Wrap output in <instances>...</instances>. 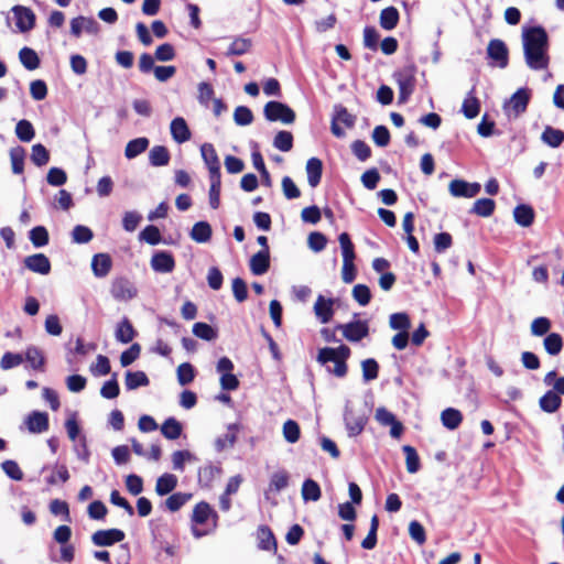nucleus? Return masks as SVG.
I'll return each instance as SVG.
<instances>
[{
  "label": "nucleus",
  "mask_w": 564,
  "mask_h": 564,
  "mask_svg": "<svg viewBox=\"0 0 564 564\" xmlns=\"http://www.w3.org/2000/svg\"><path fill=\"white\" fill-rule=\"evenodd\" d=\"M524 59L533 70L545 69L549 66V35L541 25L524 28L522 32Z\"/></svg>",
  "instance_id": "f257e3e1"
},
{
  "label": "nucleus",
  "mask_w": 564,
  "mask_h": 564,
  "mask_svg": "<svg viewBox=\"0 0 564 564\" xmlns=\"http://www.w3.org/2000/svg\"><path fill=\"white\" fill-rule=\"evenodd\" d=\"M350 348L346 345L339 347H324L318 350L317 361L325 366L327 362H334L335 367L332 369L327 367V371L338 378H344L347 375V359L350 357Z\"/></svg>",
  "instance_id": "f03ea898"
},
{
  "label": "nucleus",
  "mask_w": 564,
  "mask_h": 564,
  "mask_svg": "<svg viewBox=\"0 0 564 564\" xmlns=\"http://www.w3.org/2000/svg\"><path fill=\"white\" fill-rule=\"evenodd\" d=\"M417 68L414 64L404 65L402 68L393 73V78L399 88V102L404 104L415 89V75Z\"/></svg>",
  "instance_id": "7ed1b4c3"
},
{
  "label": "nucleus",
  "mask_w": 564,
  "mask_h": 564,
  "mask_svg": "<svg viewBox=\"0 0 564 564\" xmlns=\"http://www.w3.org/2000/svg\"><path fill=\"white\" fill-rule=\"evenodd\" d=\"M263 116L270 122L280 121L284 124H292L296 115L294 110L286 104L271 100L264 105Z\"/></svg>",
  "instance_id": "20e7f679"
},
{
  "label": "nucleus",
  "mask_w": 564,
  "mask_h": 564,
  "mask_svg": "<svg viewBox=\"0 0 564 564\" xmlns=\"http://www.w3.org/2000/svg\"><path fill=\"white\" fill-rule=\"evenodd\" d=\"M344 422L348 436L355 437L364 431L368 422L367 411L365 409L356 410L351 406L350 402L347 401L344 412Z\"/></svg>",
  "instance_id": "39448f33"
},
{
  "label": "nucleus",
  "mask_w": 564,
  "mask_h": 564,
  "mask_svg": "<svg viewBox=\"0 0 564 564\" xmlns=\"http://www.w3.org/2000/svg\"><path fill=\"white\" fill-rule=\"evenodd\" d=\"M336 329L341 330L346 340L359 343L369 335V323L368 321L355 319L346 324H338Z\"/></svg>",
  "instance_id": "423d86ee"
},
{
  "label": "nucleus",
  "mask_w": 564,
  "mask_h": 564,
  "mask_svg": "<svg viewBox=\"0 0 564 564\" xmlns=\"http://www.w3.org/2000/svg\"><path fill=\"white\" fill-rule=\"evenodd\" d=\"M110 294L116 301L128 302L138 295V289L128 278L119 276L112 280Z\"/></svg>",
  "instance_id": "0eeeda50"
},
{
  "label": "nucleus",
  "mask_w": 564,
  "mask_h": 564,
  "mask_svg": "<svg viewBox=\"0 0 564 564\" xmlns=\"http://www.w3.org/2000/svg\"><path fill=\"white\" fill-rule=\"evenodd\" d=\"M487 57L491 59V65L506 68L509 62V52L502 40H490L487 46Z\"/></svg>",
  "instance_id": "6e6552de"
},
{
  "label": "nucleus",
  "mask_w": 564,
  "mask_h": 564,
  "mask_svg": "<svg viewBox=\"0 0 564 564\" xmlns=\"http://www.w3.org/2000/svg\"><path fill=\"white\" fill-rule=\"evenodd\" d=\"M11 11L15 19V25L20 32H29L35 26L36 17L30 8L18 4L12 7Z\"/></svg>",
  "instance_id": "1a4fd4ad"
},
{
  "label": "nucleus",
  "mask_w": 564,
  "mask_h": 564,
  "mask_svg": "<svg viewBox=\"0 0 564 564\" xmlns=\"http://www.w3.org/2000/svg\"><path fill=\"white\" fill-rule=\"evenodd\" d=\"M83 31L96 35L100 31L99 23L91 17H76L70 21V33L75 37H80Z\"/></svg>",
  "instance_id": "9d476101"
},
{
  "label": "nucleus",
  "mask_w": 564,
  "mask_h": 564,
  "mask_svg": "<svg viewBox=\"0 0 564 564\" xmlns=\"http://www.w3.org/2000/svg\"><path fill=\"white\" fill-rule=\"evenodd\" d=\"M126 534L120 529L98 530L91 535V542L96 546H111L122 542Z\"/></svg>",
  "instance_id": "9b49d317"
},
{
  "label": "nucleus",
  "mask_w": 564,
  "mask_h": 564,
  "mask_svg": "<svg viewBox=\"0 0 564 564\" xmlns=\"http://www.w3.org/2000/svg\"><path fill=\"white\" fill-rule=\"evenodd\" d=\"M449 193L454 197L471 198L479 194L481 186L479 183H468L464 180H453L448 186Z\"/></svg>",
  "instance_id": "f8f14e48"
},
{
  "label": "nucleus",
  "mask_w": 564,
  "mask_h": 564,
  "mask_svg": "<svg viewBox=\"0 0 564 564\" xmlns=\"http://www.w3.org/2000/svg\"><path fill=\"white\" fill-rule=\"evenodd\" d=\"M28 431L32 434H41L48 430V414L41 411H32L24 420Z\"/></svg>",
  "instance_id": "ddd939ff"
},
{
  "label": "nucleus",
  "mask_w": 564,
  "mask_h": 564,
  "mask_svg": "<svg viewBox=\"0 0 564 564\" xmlns=\"http://www.w3.org/2000/svg\"><path fill=\"white\" fill-rule=\"evenodd\" d=\"M334 304H335V300L332 297L326 299L322 294H319L317 296L313 310H314L316 318L322 324H327L332 321V318L334 316V307H333Z\"/></svg>",
  "instance_id": "4468645a"
},
{
  "label": "nucleus",
  "mask_w": 564,
  "mask_h": 564,
  "mask_svg": "<svg viewBox=\"0 0 564 564\" xmlns=\"http://www.w3.org/2000/svg\"><path fill=\"white\" fill-rule=\"evenodd\" d=\"M200 154L209 171V177L221 176L220 162L214 145L210 143H204L200 147Z\"/></svg>",
  "instance_id": "2eb2a0df"
},
{
  "label": "nucleus",
  "mask_w": 564,
  "mask_h": 564,
  "mask_svg": "<svg viewBox=\"0 0 564 564\" xmlns=\"http://www.w3.org/2000/svg\"><path fill=\"white\" fill-rule=\"evenodd\" d=\"M151 268L159 273H170L175 268V260L169 251H156L151 258Z\"/></svg>",
  "instance_id": "dca6fc26"
},
{
  "label": "nucleus",
  "mask_w": 564,
  "mask_h": 564,
  "mask_svg": "<svg viewBox=\"0 0 564 564\" xmlns=\"http://www.w3.org/2000/svg\"><path fill=\"white\" fill-rule=\"evenodd\" d=\"M24 267L42 275H46L51 272V261L44 253H35L24 258Z\"/></svg>",
  "instance_id": "f3484780"
},
{
  "label": "nucleus",
  "mask_w": 564,
  "mask_h": 564,
  "mask_svg": "<svg viewBox=\"0 0 564 564\" xmlns=\"http://www.w3.org/2000/svg\"><path fill=\"white\" fill-rule=\"evenodd\" d=\"M249 268L254 275H262L267 273L270 268V251L260 250L254 253L250 258Z\"/></svg>",
  "instance_id": "a211bd4d"
},
{
  "label": "nucleus",
  "mask_w": 564,
  "mask_h": 564,
  "mask_svg": "<svg viewBox=\"0 0 564 564\" xmlns=\"http://www.w3.org/2000/svg\"><path fill=\"white\" fill-rule=\"evenodd\" d=\"M112 268V260L108 253H96L91 259V270L96 278H105Z\"/></svg>",
  "instance_id": "6ab92c4d"
},
{
  "label": "nucleus",
  "mask_w": 564,
  "mask_h": 564,
  "mask_svg": "<svg viewBox=\"0 0 564 564\" xmlns=\"http://www.w3.org/2000/svg\"><path fill=\"white\" fill-rule=\"evenodd\" d=\"M258 549L262 551L276 552L278 544L272 530L268 525H260L257 529Z\"/></svg>",
  "instance_id": "aec40b11"
},
{
  "label": "nucleus",
  "mask_w": 564,
  "mask_h": 564,
  "mask_svg": "<svg viewBox=\"0 0 564 564\" xmlns=\"http://www.w3.org/2000/svg\"><path fill=\"white\" fill-rule=\"evenodd\" d=\"M170 130L173 140L180 144L191 139L189 128L182 117H176L171 121Z\"/></svg>",
  "instance_id": "412c9836"
},
{
  "label": "nucleus",
  "mask_w": 564,
  "mask_h": 564,
  "mask_svg": "<svg viewBox=\"0 0 564 564\" xmlns=\"http://www.w3.org/2000/svg\"><path fill=\"white\" fill-rule=\"evenodd\" d=\"M137 336V332L133 328L132 323L128 317H123L116 327L115 330V337L116 340L121 344H129L131 343L134 337Z\"/></svg>",
  "instance_id": "4be33fe9"
},
{
  "label": "nucleus",
  "mask_w": 564,
  "mask_h": 564,
  "mask_svg": "<svg viewBox=\"0 0 564 564\" xmlns=\"http://www.w3.org/2000/svg\"><path fill=\"white\" fill-rule=\"evenodd\" d=\"M476 88L475 86L467 93V96L465 97L463 105H462V112L467 119H474L479 115L480 111V101L475 96Z\"/></svg>",
  "instance_id": "5701e85b"
},
{
  "label": "nucleus",
  "mask_w": 564,
  "mask_h": 564,
  "mask_svg": "<svg viewBox=\"0 0 564 564\" xmlns=\"http://www.w3.org/2000/svg\"><path fill=\"white\" fill-rule=\"evenodd\" d=\"M307 182L311 187H316L322 180L323 162L318 158H311L306 162Z\"/></svg>",
  "instance_id": "b1692460"
},
{
  "label": "nucleus",
  "mask_w": 564,
  "mask_h": 564,
  "mask_svg": "<svg viewBox=\"0 0 564 564\" xmlns=\"http://www.w3.org/2000/svg\"><path fill=\"white\" fill-rule=\"evenodd\" d=\"M541 141L547 147L556 149L564 142V131L546 126L541 134Z\"/></svg>",
  "instance_id": "393cba45"
},
{
  "label": "nucleus",
  "mask_w": 564,
  "mask_h": 564,
  "mask_svg": "<svg viewBox=\"0 0 564 564\" xmlns=\"http://www.w3.org/2000/svg\"><path fill=\"white\" fill-rule=\"evenodd\" d=\"M221 467L214 464H207L198 469V482L200 486L209 488L216 477L220 476Z\"/></svg>",
  "instance_id": "a878e982"
},
{
  "label": "nucleus",
  "mask_w": 564,
  "mask_h": 564,
  "mask_svg": "<svg viewBox=\"0 0 564 564\" xmlns=\"http://www.w3.org/2000/svg\"><path fill=\"white\" fill-rule=\"evenodd\" d=\"M238 424L232 423L228 425V432L215 441V449L220 453L228 447H232L237 441Z\"/></svg>",
  "instance_id": "bb28decb"
},
{
  "label": "nucleus",
  "mask_w": 564,
  "mask_h": 564,
  "mask_svg": "<svg viewBox=\"0 0 564 564\" xmlns=\"http://www.w3.org/2000/svg\"><path fill=\"white\" fill-rule=\"evenodd\" d=\"M539 405L543 412L554 413L562 405V399L555 391H546L539 400Z\"/></svg>",
  "instance_id": "cd10ccee"
},
{
  "label": "nucleus",
  "mask_w": 564,
  "mask_h": 564,
  "mask_svg": "<svg viewBox=\"0 0 564 564\" xmlns=\"http://www.w3.org/2000/svg\"><path fill=\"white\" fill-rule=\"evenodd\" d=\"M530 101V90L528 88H519L510 98L509 105L517 115L527 110Z\"/></svg>",
  "instance_id": "c85d7f7f"
},
{
  "label": "nucleus",
  "mask_w": 564,
  "mask_h": 564,
  "mask_svg": "<svg viewBox=\"0 0 564 564\" xmlns=\"http://www.w3.org/2000/svg\"><path fill=\"white\" fill-rule=\"evenodd\" d=\"M513 217L518 225L529 227L534 221V210L530 205L520 204L513 209Z\"/></svg>",
  "instance_id": "c756f323"
},
{
  "label": "nucleus",
  "mask_w": 564,
  "mask_h": 564,
  "mask_svg": "<svg viewBox=\"0 0 564 564\" xmlns=\"http://www.w3.org/2000/svg\"><path fill=\"white\" fill-rule=\"evenodd\" d=\"M177 486V477L173 474L165 473L156 479L155 492L159 496L171 494Z\"/></svg>",
  "instance_id": "7c9ffc66"
},
{
  "label": "nucleus",
  "mask_w": 564,
  "mask_h": 564,
  "mask_svg": "<svg viewBox=\"0 0 564 564\" xmlns=\"http://www.w3.org/2000/svg\"><path fill=\"white\" fill-rule=\"evenodd\" d=\"M400 14L395 7H387L380 12V26L387 31L393 30L399 23Z\"/></svg>",
  "instance_id": "2f4dec72"
},
{
  "label": "nucleus",
  "mask_w": 564,
  "mask_h": 564,
  "mask_svg": "<svg viewBox=\"0 0 564 564\" xmlns=\"http://www.w3.org/2000/svg\"><path fill=\"white\" fill-rule=\"evenodd\" d=\"M124 384L127 390H135L140 387H147L150 384V380L144 371H127Z\"/></svg>",
  "instance_id": "473e14b6"
},
{
  "label": "nucleus",
  "mask_w": 564,
  "mask_h": 564,
  "mask_svg": "<svg viewBox=\"0 0 564 564\" xmlns=\"http://www.w3.org/2000/svg\"><path fill=\"white\" fill-rule=\"evenodd\" d=\"M212 234V226L207 221L202 220L194 224L189 236L194 241L205 243L210 240Z\"/></svg>",
  "instance_id": "72a5a7b5"
},
{
  "label": "nucleus",
  "mask_w": 564,
  "mask_h": 564,
  "mask_svg": "<svg viewBox=\"0 0 564 564\" xmlns=\"http://www.w3.org/2000/svg\"><path fill=\"white\" fill-rule=\"evenodd\" d=\"M150 144V141L145 137L135 138L130 140L124 149V156L129 160L137 158L143 153Z\"/></svg>",
  "instance_id": "f704fd0d"
},
{
  "label": "nucleus",
  "mask_w": 564,
  "mask_h": 564,
  "mask_svg": "<svg viewBox=\"0 0 564 564\" xmlns=\"http://www.w3.org/2000/svg\"><path fill=\"white\" fill-rule=\"evenodd\" d=\"M19 59L28 70H34L40 66V57L37 53L28 46H24L19 52Z\"/></svg>",
  "instance_id": "c9c22d12"
},
{
  "label": "nucleus",
  "mask_w": 564,
  "mask_h": 564,
  "mask_svg": "<svg viewBox=\"0 0 564 564\" xmlns=\"http://www.w3.org/2000/svg\"><path fill=\"white\" fill-rule=\"evenodd\" d=\"M170 159V152L163 145H155L149 152V162L152 166H165Z\"/></svg>",
  "instance_id": "e433bc0d"
},
{
  "label": "nucleus",
  "mask_w": 564,
  "mask_h": 564,
  "mask_svg": "<svg viewBox=\"0 0 564 564\" xmlns=\"http://www.w3.org/2000/svg\"><path fill=\"white\" fill-rule=\"evenodd\" d=\"M252 41L247 37L237 36L229 45L226 56H241L250 51Z\"/></svg>",
  "instance_id": "4c0bfd02"
},
{
  "label": "nucleus",
  "mask_w": 564,
  "mask_h": 564,
  "mask_svg": "<svg viewBox=\"0 0 564 564\" xmlns=\"http://www.w3.org/2000/svg\"><path fill=\"white\" fill-rule=\"evenodd\" d=\"M183 427L182 424L175 417H167L162 426L161 433L167 440H177L182 434Z\"/></svg>",
  "instance_id": "58836bf2"
},
{
  "label": "nucleus",
  "mask_w": 564,
  "mask_h": 564,
  "mask_svg": "<svg viewBox=\"0 0 564 564\" xmlns=\"http://www.w3.org/2000/svg\"><path fill=\"white\" fill-rule=\"evenodd\" d=\"M441 421L442 424L448 430H455L460 425L463 421V414L457 409L447 408L442 412Z\"/></svg>",
  "instance_id": "ea45409f"
},
{
  "label": "nucleus",
  "mask_w": 564,
  "mask_h": 564,
  "mask_svg": "<svg viewBox=\"0 0 564 564\" xmlns=\"http://www.w3.org/2000/svg\"><path fill=\"white\" fill-rule=\"evenodd\" d=\"M321 496H322V491H321L319 485L311 478L305 479L302 485L303 500L304 501H317V500H319Z\"/></svg>",
  "instance_id": "a19ab883"
},
{
  "label": "nucleus",
  "mask_w": 564,
  "mask_h": 564,
  "mask_svg": "<svg viewBox=\"0 0 564 564\" xmlns=\"http://www.w3.org/2000/svg\"><path fill=\"white\" fill-rule=\"evenodd\" d=\"M191 499L192 494L175 492L164 501V507L171 512H176Z\"/></svg>",
  "instance_id": "79ce46f5"
},
{
  "label": "nucleus",
  "mask_w": 564,
  "mask_h": 564,
  "mask_svg": "<svg viewBox=\"0 0 564 564\" xmlns=\"http://www.w3.org/2000/svg\"><path fill=\"white\" fill-rule=\"evenodd\" d=\"M496 203L491 198H479L474 203L470 213L480 217H489L494 214Z\"/></svg>",
  "instance_id": "37998d69"
},
{
  "label": "nucleus",
  "mask_w": 564,
  "mask_h": 564,
  "mask_svg": "<svg viewBox=\"0 0 564 564\" xmlns=\"http://www.w3.org/2000/svg\"><path fill=\"white\" fill-rule=\"evenodd\" d=\"M402 451L405 455L406 470L410 474L417 473L420 470L421 464L416 449L411 445H404Z\"/></svg>",
  "instance_id": "c03bdc74"
},
{
  "label": "nucleus",
  "mask_w": 564,
  "mask_h": 564,
  "mask_svg": "<svg viewBox=\"0 0 564 564\" xmlns=\"http://www.w3.org/2000/svg\"><path fill=\"white\" fill-rule=\"evenodd\" d=\"M543 345L549 355L556 356L563 349V338L557 333H551L544 338Z\"/></svg>",
  "instance_id": "a18cd8bd"
},
{
  "label": "nucleus",
  "mask_w": 564,
  "mask_h": 564,
  "mask_svg": "<svg viewBox=\"0 0 564 564\" xmlns=\"http://www.w3.org/2000/svg\"><path fill=\"white\" fill-rule=\"evenodd\" d=\"M25 150L22 147H14L10 150V160L12 172L14 174H22L24 170Z\"/></svg>",
  "instance_id": "49530a36"
},
{
  "label": "nucleus",
  "mask_w": 564,
  "mask_h": 564,
  "mask_svg": "<svg viewBox=\"0 0 564 564\" xmlns=\"http://www.w3.org/2000/svg\"><path fill=\"white\" fill-rule=\"evenodd\" d=\"M29 238L35 248L44 247L50 241L48 231L44 226H36L29 232Z\"/></svg>",
  "instance_id": "de8ad7c7"
},
{
  "label": "nucleus",
  "mask_w": 564,
  "mask_h": 564,
  "mask_svg": "<svg viewBox=\"0 0 564 564\" xmlns=\"http://www.w3.org/2000/svg\"><path fill=\"white\" fill-rule=\"evenodd\" d=\"M273 147L282 152H289L293 148V134L290 131L281 130L273 139Z\"/></svg>",
  "instance_id": "09e8293b"
},
{
  "label": "nucleus",
  "mask_w": 564,
  "mask_h": 564,
  "mask_svg": "<svg viewBox=\"0 0 564 564\" xmlns=\"http://www.w3.org/2000/svg\"><path fill=\"white\" fill-rule=\"evenodd\" d=\"M15 134L22 142H30L35 135V130L29 120L22 119L15 126Z\"/></svg>",
  "instance_id": "8fccbe9b"
},
{
  "label": "nucleus",
  "mask_w": 564,
  "mask_h": 564,
  "mask_svg": "<svg viewBox=\"0 0 564 564\" xmlns=\"http://www.w3.org/2000/svg\"><path fill=\"white\" fill-rule=\"evenodd\" d=\"M25 359L34 370L43 369L45 358L40 348L35 346L28 347L25 351Z\"/></svg>",
  "instance_id": "3c124183"
},
{
  "label": "nucleus",
  "mask_w": 564,
  "mask_h": 564,
  "mask_svg": "<svg viewBox=\"0 0 564 564\" xmlns=\"http://www.w3.org/2000/svg\"><path fill=\"white\" fill-rule=\"evenodd\" d=\"M94 238L93 230L84 225H76L72 230V241L74 243H88Z\"/></svg>",
  "instance_id": "603ef678"
},
{
  "label": "nucleus",
  "mask_w": 564,
  "mask_h": 564,
  "mask_svg": "<svg viewBox=\"0 0 564 564\" xmlns=\"http://www.w3.org/2000/svg\"><path fill=\"white\" fill-rule=\"evenodd\" d=\"M193 334L204 340L210 341L217 338V330L204 322H197L193 325Z\"/></svg>",
  "instance_id": "864d4df0"
},
{
  "label": "nucleus",
  "mask_w": 564,
  "mask_h": 564,
  "mask_svg": "<svg viewBox=\"0 0 564 564\" xmlns=\"http://www.w3.org/2000/svg\"><path fill=\"white\" fill-rule=\"evenodd\" d=\"M213 512L210 506L202 501L194 507L192 521L197 524H205Z\"/></svg>",
  "instance_id": "5fc2aeb1"
},
{
  "label": "nucleus",
  "mask_w": 564,
  "mask_h": 564,
  "mask_svg": "<svg viewBox=\"0 0 564 564\" xmlns=\"http://www.w3.org/2000/svg\"><path fill=\"white\" fill-rule=\"evenodd\" d=\"M362 369V379L366 382L372 381L378 378L379 375V364L373 358L365 359L361 362Z\"/></svg>",
  "instance_id": "6e6d98bb"
},
{
  "label": "nucleus",
  "mask_w": 564,
  "mask_h": 564,
  "mask_svg": "<svg viewBox=\"0 0 564 564\" xmlns=\"http://www.w3.org/2000/svg\"><path fill=\"white\" fill-rule=\"evenodd\" d=\"M209 178V205L213 209H217L220 205L221 176H213Z\"/></svg>",
  "instance_id": "4d7b16f0"
},
{
  "label": "nucleus",
  "mask_w": 564,
  "mask_h": 564,
  "mask_svg": "<svg viewBox=\"0 0 564 564\" xmlns=\"http://www.w3.org/2000/svg\"><path fill=\"white\" fill-rule=\"evenodd\" d=\"M160 229L154 225L147 226L140 234L139 239L145 241L151 246H156L161 242Z\"/></svg>",
  "instance_id": "13d9d810"
},
{
  "label": "nucleus",
  "mask_w": 564,
  "mask_h": 564,
  "mask_svg": "<svg viewBox=\"0 0 564 564\" xmlns=\"http://www.w3.org/2000/svg\"><path fill=\"white\" fill-rule=\"evenodd\" d=\"M120 393V388H119V383H118V380H117V372H115L112 375V378L108 381H106L101 389H100V394L102 398L105 399H115L119 395Z\"/></svg>",
  "instance_id": "bf43d9fd"
},
{
  "label": "nucleus",
  "mask_w": 564,
  "mask_h": 564,
  "mask_svg": "<svg viewBox=\"0 0 564 564\" xmlns=\"http://www.w3.org/2000/svg\"><path fill=\"white\" fill-rule=\"evenodd\" d=\"M389 325L392 329L408 332L411 323L406 313H393L390 315Z\"/></svg>",
  "instance_id": "052dcab7"
},
{
  "label": "nucleus",
  "mask_w": 564,
  "mask_h": 564,
  "mask_svg": "<svg viewBox=\"0 0 564 564\" xmlns=\"http://www.w3.org/2000/svg\"><path fill=\"white\" fill-rule=\"evenodd\" d=\"M31 161L36 166H43L48 163L50 153L43 144L37 143L32 147Z\"/></svg>",
  "instance_id": "680f3d73"
},
{
  "label": "nucleus",
  "mask_w": 564,
  "mask_h": 564,
  "mask_svg": "<svg viewBox=\"0 0 564 564\" xmlns=\"http://www.w3.org/2000/svg\"><path fill=\"white\" fill-rule=\"evenodd\" d=\"M195 378V369L189 362H183L177 367V381L181 386L189 384Z\"/></svg>",
  "instance_id": "e2e57ef3"
},
{
  "label": "nucleus",
  "mask_w": 564,
  "mask_h": 564,
  "mask_svg": "<svg viewBox=\"0 0 564 564\" xmlns=\"http://www.w3.org/2000/svg\"><path fill=\"white\" fill-rule=\"evenodd\" d=\"M300 425L294 420H288L283 424V436L289 443H296L300 440Z\"/></svg>",
  "instance_id": "0e129e2a"
},
{
  "label": "nucleus",
  "mask_w": 564,
  "mask_h": 564,
  "mask_svg": "<svg viewBox=\"0 0 564 564\" xmlns=\"http://www.w3.org/2000/svg\"><path fill=\"white\" fill-rule=\"evenodd\" d=\"M1 468L4 474L12 480L20 481L23 479V471L19 467L18 463L12 459H7L1 464Z\"/></svg>",
  "instance_id": "69168bd1"
},
{
  "label": "nucleus",
  "mask_w": 564,
  "mask_h": 564,
  "mask_svg": "<svg viewBox=\"0 0 564 564\" xmlns=\"http://www.w3.org/2000/svg\"><path fill=\"white\" fill-rule=\"evenodd\" d=\"M234 120L237 126H248L253 121V113L248 107L238 106L234 112Z\"/></svg>",
  "instance_id": "338daca9"
},
{
  "label": "nucleus",
  "mask_w": 564,
  "mask_h": 564,
  "mask_svg": "<svg viewBox=\"0 0 564 564\" xmlns=\"http://www.w3.org/2000/svg\"><path fill=\"white\" fill-rule=\"evenodd\" d=\"M352 297L361 306H366L371 300L370 289L366 284H356L352 289Z\"/></svg>",
  "instance_id": "774afa93"
}]
</instances>
